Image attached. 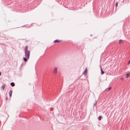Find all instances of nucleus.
I'll list each match as a JSON object with an SVG mask.
<instances>
[{"instance_id":"7ed1b4c3","label":"nucleus","mask_w":130,"mask_h":130,"mask_svg":"<svg viewBox=\"0 0 130 130\" xmlns=\"http://www.w3.org/2000/svg\"><path fill=\"white\" fill-rule=\"evenodd\" d=\"M87 68H86L85 69V70L84 72V75H86L87 74Z\"/></svg>"},{"instance_id":"20e7f679","label":"nucleus","mask_w":130,"mask_h":130,"mask_svg":"<svg viewBox=\"0 0 130 130\" xmlns=\"http://www.w3.org/2000/svg\"><path fill=\"white\" fill-rule=\"evenodd\" d=\"M61 41V40H56L54 41V42L55 43H58L60 42Z\"/></svg>"},{"instance_id":"dca6fc26","label":"nucleus","mask_w":130,"mask_h":130,"mask_svg":"<svg viewBox=\"0 0 130 130\" xmlns=\"http://www.w3.org/2000/svg\"><path fill=\"white\" fill-rule=\"evenodd\" d=\"M123 79V78L122 77V78H121V79Z\"/></svg>"},{"instance_id":"6ab92c4d","label":"nucleus","mask_w":130,"mask_h":130,"mask_svg":"<svg viewBox=\"0 0 130 130\" xmlns=\"http://www.w3.org/2000/svg\"><path fill=\"white\" fill-rule=\"evenodd\" d=\"M129 62H130V60H129Z\"/></svg>"},{"instance_id":"a211bd4d","label":"nucleus","mask_w":130,"mask_h":130,"mask_svg":"<svg viewBox=\"0 0 130 130\" xmlns=\"http://www.w3.org/2000/svg\"><path fill=\"white\" fill-rule=\"evenodd\" d=\"M1 73L0 72V76L1 75Z\"/></svg>"},{"instance_id":"f257e3e1","label":"nucleus","mask_w":130,"mask_h":130,"mask_svg":"<svg viewBox=\"0 0 130 130\" xmlns=\"http://www.w3.org/2000/svg\"><path fill=\"white\" fill-rule=\"evenodd\" d=\"M28 50V47L27 46H26L24 48L25 55L26 57L23 58L25 62L27 61V59H29L30 56V52Z\"/></svg>"},{"instance_id":"f03ea898","label":"nucleus","mask_w":130,"mask_h":130,"mask_svg":"<svg viewBox=\"0 0 130 130\" xmlns=\"http://www.w3.org/2000/svg\"><path fill=\"white\" fill-rule=\"evenodd\" d=\"M57 69L56 68H55L54 70L53 71V72L54 73H55V74H56L57 73Z\"/></svg>"},{"instance_id":"1a4fd4ad","label":"nucleus","mask_w":130,"mask_h":130,"mask_svg":"<svg viewBox=\"0 0 130 130\" xmlns=\"http://www.w3.org/2000/svg\"><path fill=\"white\" fill-rule=\"evenodd\" d=\"M11 85V86L12 87H13L14 86L15 84L13 82H11L10 83Z\"/></svg>"},{"instance_id":"39448f33","label":"nucleus","mask_w":130,"mask_h":130,"mask_svg":"<svg viewBox=\"0 0 130 130\" xmlns=\"http://www.w3.org/2000/svg\"><path fill=\"white\" fill-rule=\"evenodd\" d=\"M5 84H3L1 87V88L3 90H4L5 88Z\"/></svg>"},{"instance_id":"6e6552de","label":"nucleus","mask_w":130,"mask_h":130,"mask_svg":"<svg viewBox=\"0 0 130 130\" xmlns=\"http://www.w3.org/2000/svg\"><path fill=\"white\" fill-rule=\"evenodd\" d=\"M111 89V87H109L108 88H107L106 89V90L107 91H109V90H110Z\"/></svg>"},{"instance_id":"423d86ee","label":"nucleus","mask_w":130,"mask_h":130,"mask_svg":"<svg viewBox=\"0 0 130 130\" xmlns=\"http://www.w3.org/2000/svg\"><path fill=\"white\" fill-rule=\"evenodd\" d=\"M12 93V92L11 90L9 92V96L10 97H11V96Z\"/></svg>"},{"instance_id":"0eeeda50","label":"nucleus","mask_w":130,"mask_h":130,"mask_svg":"<svg viewBox=\"0 0 130 130\" xmlns=\"http://www.w3.org/2000/svg\"><path fill=\"white\" fill-rule=\"evenodd\" d=\"M130 76V73H129L126 74V78H128V77L129 76Z\"/></svg>"},{"instance_id":"4468645a","label":"nucleus","mask_w":130,"mask_h":130,"mask_svg":"<svg viewBox=\"0 0 130 130\" xmlns=\"http://www.w3.org/2000/svg\"><path fill=\"white\" fill-rule=\"evenodd\" d=\"M122 40H119V44L122 43Z\"/></svg>"},{"instance_id":"2eb2a0df","label":"nucleus","mask_w":130,"mask_h":130,"mask_svg":"<svg viewBox=\"0 0 130 130\" xmlns=\"http://www.w3.org/2000/svg\"><path fill=\"white\" fill-rule=\"evenodd\" d=\"M6 100H7V96H6Z\"/></svg>"},{"instance_id":"f8f14e48","label":"nucleus","mask_w":130,"mask_h":130,"mask_svg":"<svg viewBox=\"0 0 130 130\" xmlns=\"http://www.w3.org/2000/svg\"><path fill=\"white\" fill-rule=\"evenodd\" d=\"M102 118V117L101 116H100L98 118V119L100 121L101 120V118Z\"/></svg>"},{"instance_id":"9b49d317","label":"nucleus","mask_w":130,"mask_h":130,"mask_svg":"<svg viewBox=\"0 0 130 130\" xmlns=\"http://www.w3.org/2000/svg\"><path fill=\"white\" fill-rule=\"evenodd\" d=\"M101 74H103L104 73V72L102 70L101 68Z\"/></svg>"},{"instance_id":"9d476101","label":"nucleus","mask_w":130,"mask_h":130,"mask_svg":"<svg viewBox=\"0 0 130 130\" xmlns=\"http://www.w3.org/2000/svg\"><path fill=\"white\" fill-rule=\"evenodd\" d=\"M97 101H95V102L93 103V105L94 106H95L97 104Z\"/></svg>"},{"instance_id":"f3484780","label":"nucleus","mask_w":130,"mask_h":130,"mask_svg":"<svg viewBox=\"0 0 130 130\" xmlns=\"http://www.w3.org/2000/svg\"><path fill=\"white\" fill-rule=\"evenodd\" d=\"M130 63V62H128V64H129Z\"/></svg>"},{"instance_id":"ddd939ff","label":"nucleus","mask_w":130,"mask_h":130,"mask_svg":"<svg viewBox=\"0 0 130 130\" xmlns=\"http://www.w3.org/2000/svg\"><path fill=\"white\" fill-rule=\"evenodd\" d=\"M118 2H116V4H115V6H116V7H117V6H118Z\"/></svg>"}]
</instances>
